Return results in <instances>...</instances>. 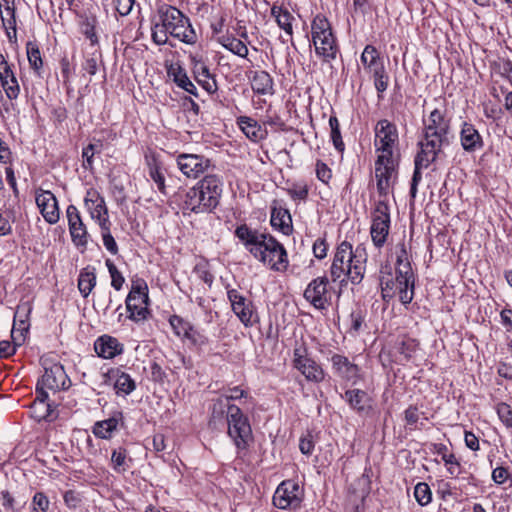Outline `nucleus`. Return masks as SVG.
<instances>
[{
    "mask_svg": "<svg viewBox=\"0 0 512 512\" xmlns=\"http://www.w3.org/2000/svg\"><path fill=\"white\" fill-rule=\"evenodd\" d=\"M235 236L257 260L269 265L272 270L283 271L287 268V252L270 234L241 224L235 229Z\"/></svg>",
    "mask_w": 512,
    "mask_h": 512,
    "instance_id": "f257e3e1",
    "label": "nucleus"
},
{
    "mask_svg": "<svg viewBox=\"0 0 512 512\" xmlns=\"http://www.w3.org/2000/svg\"><path fill=\"white\" fill-rule=\"evenodd\" d=\"M158 21L153 22L151 37L155 44L165 45L168 36L193 45L197 42V34L190 22L178 8L169 4H161L157 8Z\"/></svg>",
    "mask_w": 512,
    "mask_h": 512,
    "instance_id": "f03ea898",
    "label": "nucleus"
},
{
    "mask_svg": "<svg viewBox=\"0 0 512 512\" xmlns=\"http://www.w3.org/2000/svg\"><path fill=\"white\" fill-rule=\"evenodd\" d=\"M423 124V138L418 143L420 149L417 156L426 164L434 162L442 149L450 145L451 119L444 110L436 108L423 120Z\"/></svg>",
    "mask_w": 512,
    "mask_h": 512,
    "instance_id": "7ed1b4c3",
    "label": "nucleus"
},
{
    "mask_svg": "<svg viewBox=\"0 0 512 512\" xmlns=\"http://www.w3.org/2000/svg\"><path fill=\"white\" fill-rule=\"evenodd\" d=\"M366 253L364 248L357 247L353 251L352 245L341 242L333 257L330 267V278L333 282H340L343 286L347 283L346 278L354 285L359 284L365 272Z\"/></svg>",
    "mask_w": 512,
    "mask_h": 512,
    "instance_id": "20e7f679",
    "label": "nucleus"
},
{
    "mask_svg": "<svg viewBox=\"0 0 512 512\" xmlns=\"http://www.w3.org/2000/svg\"><path fill=\"white\" fill-rule=\"evenodd\" d=\"M221 194V179L213 174L206 175L187 191L184 207L194 213L211 212L218 206Z\"/></svg>",
    "mask_w": 512,
    "mask_h": 512,
    "instance_id": "39448f33",
    "label": "nucleus"
},
{
    "mask_svg": "<svg viewBox=\"0 0 512 512\" xmlns=\"http://www.w3.org/2000/svg\"><path fill=\"white\" fill-rule=\"evenodd\" d=\"M403 278L401 279L397 270L395 276L392 274V268L389 264L381 266L379 282L381 287L382 299L389 302L397 294L403 305H408L414 298L415 277L409 278L407 287H404Z\"/></svg>",
    "mask_w": 512,
    "mask_h": 512,
    "instance_id": "423d86ee",
    "label": "nucleus"
},
{
    "mask_svg": "<svg viewBox=\"0 0 512 512\" xmlns=\"http://www.w3.org/2000/svg\"><path fill=\"white\" fill-rule=\"evenodd\" d=\"M311 34L316 54L323 57L325 61L334 59L337 53L336 38L331 24L325 16L318 14L314 17Z\"/></svg>",
    "mask_w": 512,
    "mask_h": 512,
    "instance_id": "0eeeda50",
    "label": "nucleus"
},
{
    "mask_svg": "<svg viewBox=\"0 0 512 512\" xmlns=\"http://www.w3.org/2000/svg\"><path fill=\"white\" fill-rule=\"evenodd\" d=\"M225 425L236 447L240 450L246 449L252 439V430L248 418L238 406L232 405Z\"/></svg>",
    "mask_w": 512,
    "mask_h": 512,
    "instance_id": "6e6552de",
    "label": "nucleus"
},
{
    "mask_svg": "<svg viewBox=\"0 0 512 512\" xmlns=\"http://www.w3.org/2000/svg\"><path fill=\"white\" fill-rule=\"evenodd\" d=\"M148 300L146 283L133 284L125 301L128 318L134 322L146 320L150 315Z\"/></svg>",
    "mask_w": 512,
    "mask_h": 512,
    "instance_id": "1a4fd4ad",
    "label": "nucleus"
},
{
    "mask_svg": "<svg viewBox=\"0 0 512 512\" xmlns=\"http://www.w3.org/2000/svg\"><path fill=\"white\" fill-rule=\"evenodd\" d=\"M390 229L389 206L385 199H380L372 212L370 228L371 239L375 247L382 248L387 241Z\"/></svg>",
    "mask_w": 512,
    "mask_h": 512,
    "instance_id": "9d476101",
    "label": "nucleus"
},
{
    "mask_svg": "<svg viewBox=\"0 0 512 512\" xmlns=\"http://www.w3.org/2000/svg\"><path fill=\"white\" fill-rule=\"evenodd\" d=\"M398 159L396 157L377 156L375 161V179L377 192L386 200L390 188L397 176Z\"/></svg>",
    "mask_w": 512,
    "mask_h": 512,
    "instance_id": "9b49d317",
    "label": "nucleus"
},
{
    "mask_svg": "<svg viewBox=\"0 0 512 512\" xmlns=\"http://www.w3.org/2000/svg\"><path fill=\"white\" fill-rule=\"evenodd\" d=\"M293 365L307 381L319 383L324 379V370L309 355L307 348L303 344L294 348Z\"/></svg>",
    "mask_w": 512,
    "mask_h": 512,
    "instance_id": "f8f14e48",
    "label": "nucleus"
},
{
    "mask_svg": "<svg viewBox=\"0 0 512 512\" xmlns=\"http://www.w3.org/2000/svg\"><path fill=\"white\" fill-rule=\"evenodd\" d=\"M398 143L396 126L386 119L377 122L375 127V147L378 156L395 157L394 148Z\"/></svg>",
    "mask_w": 512,
    "mask_h": 512,
    "instance_id": "ddd939ff",
    "label": "nucleus"
},
{
    "mask_svg": "<svg viewBox=\"0 0 512 512\" xmlns=\"http://www.w3.org/2000/svg\"><path fill=\"white\" fill-rule=\"evenodd\" d=\"M303 498V490L293 480L283 481L276 489L273 504L279 509H297Z\"/></svg>",
    "mask_w": 512,
    "mask_h": 512,
    "instance_id": "4468645a",
    "label": "nucleus"
},
{
    "mask_svg": "<svg viewBox=\"0 0 512 512\" xmlns=\"http://www.w3.org/2000/svg\"><path fill=\"white\" fill-rule=\"evenodd\" d=\"M328 278L317 277L313 279L304 291V298L318 310H325L331 301L328 291Z\"/></svg>",
    "mask_w": 512,
    "mask_h": 512,
    "instance_id": "2eb2a0df",
    "label": "nucleus"
},
{
    "mask_svg": "<svg viewBox=\"0 0 512 512\" xmlns=\"http://www.w3.org/2000/svg\"><path fill=\"white\" fill-rule=\"evenodd\" d=\"M36 205L44 220L53 225L60 219V210L55 195L49 190L38 189L35 193Z\"/></svg>",
    "mask_w": 512,
    "mask_h": 512,
    "instance_id": "dca6fc26",
    "label": "nucleus"
},
{
    "mask_svg": "<svg viewBox=\"0 0 512 512\" xmlns=\"http://www.w3.org/2000/svg\"><path fill=\"white\" fill-rule=\"evenodd\" d=\"M177 165L185 176L195 179L210 168L211 161L202 155L180 154L177 157Z\"/></svg>",
    "mask_w": 512,
    "mask_h": 512,
    "instance_id": "f3484780",
    "label": "nucleus"
},
{
    "mask_svg": "<svg viewBox=\"0 0 512 512\" xmlns=\"http://www.w3.org/2000/svg\"><path fill=\"white\" fill-rule=\"evenodd\" d=\"M102 383L113 385L117 395H129L136 389V383L131 376L120 368H111L102 373Z\"/></svg>",
    "mask_w": 512,
    "mask_h": 512,
    "instance_id": "a211bd4d",
    "label": "nucleus"
},
{
    "mask_svg": "<svg viewBox=\"0 0 512 512\" xmlns=\"http://www.w3.org/2000/svg\"><path fill=\"white\" fill-rule=\"evenodd\" d=\"M66 217L72 242L77 247L86 248L89 234L82 221L78 208L75 205H69L66 209Z\"/></svg>",
    "mask_w": 512,
    "mask_h": 512,
    "instance_id": "6ab92c4d",
    "label": "nucleus"
},
{
    "mask_svg": "<svg viewBox=\"0 0 512 512\" xmlns=\"http://www.w3.org/2000/svg\"><path fill=\"white\" fill-rule=\"evenodd\" d=\"M40 383L52 391L68 389L71 384L64 367L60 363H53L51 366L45 367Z\"/></svg>",
    "mask_w": 512,
    "mask_h": 512,
    "instance_id": "aec40b11",
    "label": "nucleus"
},
{
    "mask_svg": "<svg viewBox=\"0 0 512 512\" xmlns=\"http://www.w3.org/2000/svg\"><path fill=\"white\" fill-rule=\"evenodd\" d=\"M335 376L346 382L355 384L359 379L360 368L342 354H333L330 358Z\"/></svg>",
    "mask_w": 512,
    "mask_h": 512,
    "instance_id": "412c9836",
    "label": "nucleus"
},
{
    "mask_svg": "<svg viewBox=\"0 0 512 512\" xmlns=\"http://www.w3.org/2000/svg\"><path fill=\"white\" fill-rule=\"evenodd\" d=\"M459 140L462 149L468 154L480 151L484 147L482 135L470 122L464 121L462 123L459 131Z\"/></svg>",
    "mask_w": 512,
    "mask_h": 512,
    "instance_id": "4be33fe9",
    "label": "nucleus"
},
{
    "mask_svg": "<svg viewBox=\"0 0 512 512\" xmlns=\"http://www.w3.org/2000/svg\"><path fill=\"white\" fill-rule=\"evenodd\" d=\"M227 296L231 303L233 312L238 316L240 321L246 327L251 326L254 322L251 302H248L247 299L236 289L228 290Z\"/></svg>",
    "mask_w": 512,
    "mask_h": 512,
    "instance_id": "5701e85b",
    "label": "nucleus"
},
{
    "mask_svg": "<svg viewBox=\"0 0 512 512\" xmlns=\"http://www.w3.org/2000/svg\"><path fill=\"white\" fill-rule=\"evenodd\" d=\"M342 398L348 403L351 409L360 415H368L372 410V398L364 390H346L342 395Z\"/></svg>",
    "mask_w": 512,
    "mask_h": 512,
    "instance_id": "b1692460",
    "label": "nucleus"
},
{
    "mask_svg": "<svg viewBox=\"0 0 512 512\" xmlns=\"http://www.w3.org/2000/svg\"><path fill=\"white\" fill-rule=\"evenodd\" d=\"M0 81L6 96L10 100L16 99L20 93V86L11 65L3 54H0Z\"/></svg>",
    "mask_w": 512,
    "mask_h": 512,
    "instance_id": "393cba45",
    "label": "nucleus"
},
{
    "mask_svg": "<svg viewBox=\"0 0 512 512\" xmlns=\"http://www.w3.org/2000/svg\"><path fill=\"white\" fill-rule=\"evenodd\" d=\"M84 204L91 218L97 220L99 224H101L102 219H109L105 200L97 190L93 188L87 190Z\"/></svg>",
    "mask_w": 512,
    "mask_h": 512,
    "instance_id": "a878e982",
    "label": "nucleus"
},
{
    "mask_svg": "<svg viewBox=\"0 0 512 512\" xmlns=\"http://www.w3.org/2000/svg\"><path fill=\"white\" fill-rule=\"evenodd\" d=\"M233 404L228 403L225 398L221 396L212 401L211 406L209 407L210 417H209V427L213 429H217L220 426L224 427L227 422L230 408H232Z\"/></svg>",
    "mask_w": 512,
    "mask_h": 512,
    "instance_id": "bb28decb",
    "label": "nucleus"
},
{
    "mask_svg": "<svg viewBox=\"0 0 512 512\" xmlns=\"http://www.w3.org/2000/svg\"><path fill=\"white\" fill-rule=\"evenodd\" d=\"M94 349L99 357L112 359L122 354L124 347L115 337L102 335L95 341Z\"/></svg>",
    "mask_w": 512,
    "mask_h": 512,
    "instance_id": "cd10ccee",
    "label": "nucleus"
},
{
    "mask_svg": "<svg viewBox=\"0 0 512 512\" xmlns=\"http://www.w3.org/2000/svg\"><path fill=\"white\" fill-rule=\"evenodd\" d=\"M271 226L285 235L292 233V217L288 209L274 205L271 208Z\"/></svg>",
    "mask_w": 512,
    "mask_h": 512,
    "instance_id": "c85d7f7f",
    "label": "nucleus"
},
{
    "mask_svg": "<svg viewBox=\"0 0 512 512\" xmlns=\"http://www.w3.org/2000/svg\"><path fill=\"white\" fill-rule=\"evenodd\" d=\"M193 73L196 81L205 89L209 94H213L217 91V82L202 61H195L193 65Z\"/></svg>",
    "mask_w": 512,
    "mask_h": 512,
    "instance_id": "c756f323",
    "label": "nucleus"
},
{
    "mask_svg": "<svg viewBox=\"0 0 512 512\" xmlns=\"http://www.w3.org/2000/svg\"><path fill=\"white\" fill-rule=\"evenodd\" d=\"M399 251L397 252L396 259V270L400 276V278L404 279L403 284L406 288L409 282V278L415 277V274L412 270L411 263L409 260L408 252L406 249L405 243L399 244Z\"/></svg>",
    "mask_w": 512,
    "mask_h": 512,
    "instance_id": "7c9ffc66",
    "label": "nucleus"
},
{
    "mask_svg": "<svg viewBox=\"0 0 512 512\" xmlns=\"http://www.w3.org/2000/svg\"><path fill=\"white\" fill-rule=\"evenodd\" d=\"M252 90L260 95H267L273 93V78L271 75L263 70L253 71L251 77Z\"/></svg>",
    "mask_w": 512,
    "mask_h": 512,
    "instance_id": "2f4dec72",
    "label": "nucleus"
},
{
    "mask_svg": "<svg viewBox=\"0 0 512 512\" xmlns=\"http://www.w3.org/2000/svg\"><path fill=\"white\" fill-rule=\"evenodd\" d=\"M168 75L173 78V81L177 84L178 87L182 88L189 94L198 97V91L196 86L191 82V80L187 76L186 71L181 66L172 65L168 69Z\"/></svg>",
    "mask_w": 512,
    "mask_h": 512,
    "instance_id": "473e14b6",
    "label": "nucleus"
},
{
    "mask_svg": "<svg viewBox=\"0 0 512 512\" xmlns=\"http://www.w3.org/2000/svg\"><path fill=\"white\" fill-rule=\"evenodd\" d=\"M237 124L244 134L252 141H259L264 138L265 131L261 126L251 117L240 116L237 118Z\"/></svg>",
    "mask_w": 512,
    "mask_h": 512,
    "instance_id": "72a5a7b5",
    "label": "nucleus"
},
{
    "mask_svg": "<svg viewBox=\"0 0 512 512\" xmlns=\"http://www.w3.org/2000/svg\"><path fill=\"white\" fill-rule=\"evenodd\" d=\"M96 285V272L95 268L87 266L83 268L78 276V289L80 294L87 298Z\"/></svg>",
    "mask_w": 512,
    "mask_h": 512,
    "instance_id": "f704fd0d",
    "label": "nucleus"
},
{
    "mask_svg": "<svg viewBox=\"0 0 512 512\" xmlns=\"http://www.w3.org/2000/svg\"><path fill=\"white\" fill-rule=\"evenodd\" d=\"M30 312L31 306L29 303H22L17 306L14 314L12 335H14L15 331H19L21 336H23L24 332H28Z\"/></svg>",
    "mask_w": 512,
    "mask_h": 512,
    "instance_id": "c9c22d12",
    "label": "nucleus"
},
{
    "mask_svg": "<svg viewBox=\"0 0 512 512\" xmlns=\"http://www.w3.org/2000/svg\"><path fill=\"white\" fill-rule=\"evenodd\" d=\"M433 452L441 456L451 476H457L460 473L459 461L453 453H449L448 447L445 444H433Z\"/></svg>",
    "mask_w": 512,
    "mask_h": 512,
    "instance_id": "e433bc0d",
    "label": "nucleus"
},
{
    "mask_svg": "<svg viewBox=\"0 0 512 512\" xmlns=\"http://www.w3.org/2000/svg\"><path fill=\"white\" fill-rule=\"evenodd\" d=\"M271 15L275 17L276 22L281 29H283L287 34L292 35V21L294 20V17L287 9L273 5L271 8Z\"/></svg>",
    "mask_w": 512,
    "mask_h": 512,
    "instance_id": "4c0bfd02",
    "label": "nucleus"
},
{
    "mask_svg": "<svg viewBox=\"0 0 512 512\" xmlns=\"http://www.w3.org/2000/svg\"><path fill=\"white\" fill-rule=\"evenodd\" d=\"M119 418L112 416L106 420L98 421L93 427V434L101 439H109L117 429Z\"/></svg>",
    "mask_w": 512,
    "mask_h": 512,
    "instance_id": "58836bf2",
    "label": "nucleus"
},
{
    "mask_svg": "<svg viewBox=\"0 0 512 512\" xmlns=\"http://www.w3.org/2000/svg\"><path fill=\"white\" fill-rule=\"evenodd\" d=\"M131 458L127 457L126 449L119 447L114 449L111 455V464L117 473H124L130 468Z\"/></svg>",
    "mask_w": 512,
    "mask_h": 512,
    "instance_id": "ea45409f",
    "label": "nucleus"
},
{
    "mask_svg": "<svg viewBox=\"0 0 512 512\" xmlns=\"http://www.w3.org/2000/svg\"><path fill=\"white\" fill-rule=\"evenodd\" d=\"M219 42L225 49L239 57L246 58L248 55V48L240 39L232 36H222Z\"/></svg>",
    "mask_w": 512,
    "mask_h": 512,
    "instance_id": "a19ab883",
    "label": "nucleus"
},
{
    "mask_svg": "<svg viewBox=\"0 0 512 512\" xmlns=\"http://www.w3.org/2000/svg\"><path fill=\"white\" fill-rule=\"evenodd\" d=\"M361 62L369 71L376 69V67H378V66L384 65L380 61L379 52L372 45H367L364 48L362 55H361Z\"/></svg>",
    "mask_w": 512,
    "mask_h": 512,
    "instance_id": "79ce46f5",
    "label": "nucleus"
},
{
    "mask_svg": "<svg viewBox=\"0 0 512 512\" xmlns=\"http://www.w3.org/2000/svg\"><path fill=\"white\" fill-rule=\"evenodd\" d=\"M26 52L30 67L39 74L43 61L37 43L29 41L26 45Z\"/></svg>",
    "mask_w": 512,
    "mask_h": 512,
    "instance_id": "37998d69",
    "label": "nucleus"
},
{
    "mask_svg": "<svg viewBox=\"0 0 512 512\" xmlns=\"http://www.w3.org/2000/svg\"><path fill=\"white\" fill-rule=\"evenodd\" d=\"M102 232L103 245L113 255L118 253L117 243L110 232V221L109 219H102L99 224Z\"/></svg>",
    "mask_w": 512,
    "mask_h": 512,
    "instance_id": "c03bdc74",
    "label": "nucleus"
},
{
    "mask_svg": "<svg viewBox=\"0 0 512 512\" xmlns=\"http://www.w3.org/2000/svg\"><path fill=\"white\" fill-rule=\"evenodd\" d=\"M97 20L95 17H84L80 22L81 33L88 39L91 45L98 44V36L95 31Z\"/></svg>",
    "mask_w": 512,
    "mask_h": 512,
    "instance_id": "a18cd8bd",
    "label": "nucleus"
},
{
    "mask_svg": "<svg viewBox=\"0 0 512 512\" xmlns=\"http://www.w3.org/2000/svg\"><path fill=\"white\" fill-rule=\"evenodd\" d=\"M369 72L372 73V75H373L374 86H375L378 94L385 92L388 88L389 76L386 73L384 65L378 66V67H376V69L369 71ZM378 97L381 98V95H378Z\"/></svg>",
    "mask_w": 512,
    "mask_h": 512,
    "instance_id": "49530a36",
    "label": "nucleus"
},
{
    "mask_svg": "<svg viewBox=\"0 0 512 512\" xmlns=\"http://www.w3.org/2000/svg\"><path fill=\"white\" fill-rule=\"evenodd\" d=\"M431 163L432 162H427L425 164L423 160L420 161V156L416 155L415 160H414L415 168H414V172H413V176H412V180H411V186H410V194L413 198L416 196L417 186L422 179L421 170L428 168Z\"/></svg>",
    "mask_w": 512,
    "mask_h": 512,
    "instance_id": "de8ad7c7",
    "label": "nucleus"
},
{
    "mask_svg": "<svg viewBox=\"0 0 512 512\" xmlns=\"http://www.w3.org/2000/svg\"><path fill=\"white\" fill-rule=\"evenodd\" d=\"M414 497L419 505H428L432 500V492L428 484L425 482L416 484L414 487Z\"/></svg>",
    "mask_w": 512,
    "mask_h": 512,
    "instance_id": "09e8293b",
    "label": "nucleus"
},
{
    "mask_svg": "<svg viewBox=\"0 0 512 512\" xmlns=\"http://www.w3.org/2000/svg\"><path fill=\"white\" fill-rule=\"evenodd\" d=\"M418 342L412 338H404L398 344L397 350L403 356V358L408 361L418 350Z\"/></svg>",
    "mask_w": 512,
    "mask_h": 512,
    "instance_id": "8fccbe9b",
    "label": "nucleus"
},
{
    "mask_svg": "<svg viewBox=\"0 0 512 512\" xmlns=\"http://www.w3.org/2000/svg\"><path fill=\"white\" fill-rule=\"evenodd\" d=\"M329 126L331 129V140L333 142L334 147L340 152L344 151L345 145L344 142L342 141L340 124L336 116H331L329 118Z\"/></svg>",
    "mask_w": 512,
    "mask_h": 512,
    "instance_id": "3c124183",
    "label": "nucleus"
},
{
    "mask_svg": "<svg viewBox=\"0 0 512 512\" xmlns=\"http://www.w3.org/2000/svg\"><path fill=\"white\" fill-rule=\"evenodd\" d=\"M169 323L175 332V334L179 337L185 338L189 331H191V324L188 321H185L183 318L173 315L169 319Z\"/></svg>",
    "mask_w": 512,
    "mask_h": 512,
    "instance_id": "603ef678",
    "label": "nucleus"
},
{
    "mask_svg": "<svg viewBox=\"0 0 512 512\" xmlns=\"http://www.w3.org/2000/svg\"><path fill=\"white\" fill-rule=\"evenodd\" d=\"M149 166V176L156 183L158 190L165 194V178L164 175L160 172L156 161L153 159L148 162Z\"/></svg>",
    "mask_w": 512,
    "mask_h": 512,
    "instance_id": "864d4df0",
    "label": "nucleus"
},
{
    "mask_svg": "<svg viewBox=\"0 0 512 512\" xmlns=\"http://www.w3.org/2000/svg\"><path fill=\"white\" fill-rule=\"evenodd\" d=\"M106 266L111 277V286L115 290H120L125 281L124 277L122 276L121 272L117 269L113 261H111L110 259L106 260Z\"/></svg>",
    "mask_w": 512,
    "mask_h": 512,
    "instance_id": "5fc2aeb1",
    "label": "nucleus"
},
{
    "mask_svg": "<svg viewBox=\"0 0 512 512\" xmlns=\"http://www.w3.org/2000/svg\"><path fill=\"white\" fill-rule=\"evenodd\" d=\"M112 293L109 290L100 292L94 301V307L105 315L112 305Z\"/></svg>",
    "mask_w": 512,
    "mask_h": 512,
    "instance_id": "6e6d98bb",
    "label": "nucleus"
},
{
    "mask_svg": "<svg viewBox=\"0 0 512 512\" xmlns=\"http://www.w3.org/2000/svg\"><path fill=\"white\" fill-rule=\"evenodd\" d=\"M287 192L294 200H305L308 196V186L302 181L295 182L288 188Z\"/></svg>",
    "mask_w": 512,
    "mask_h": 512,
    "instance_id": "4d7b16f0",
    "label": "nucleus"
},
{
    "mask_svg": "<svg viewBox=\"0 0 512 512\" xmlns=\"http://www.w3.org/2000/svg\"><path fill=\"white\" fill-rule=\"evenodd\" d=\"M497 414L501 422L507 427L512 428V408L507 403H499L497 405Z\"/></svg>",
    "mask_w": 512,
    "mask_h": 512,
    "instance_id": "13d9d810",
    "label": "nucleus"
},
{
    "mask_svg": "<svg viewBox=\"0 0 512 512\" xmlns=\"http://www.w3.org/2000/svg\"><path fill=\"white\" fill-rule=\"evenodd\" d=\"M13 219L14 215L13 212L10 210H7L0 214V236H6L11 234V221H13Z\"/></svg>",
    "mask_w": 512,
    "mask_h": 512,
    "instance_id": "bf43d9fd",
    "label": "nucleus"
},
{
    "mask_svg": "<svg viewBox=\"0 0 512 512\" xmlns=\"http://www.w3.org/2000/svg\"><path fill=\"white\" fill-rule=\"evenodd\" d=\"M3 1L6 2V4H8L7 0ZM5 12L9 16V18H6L1 14V20L5 31L16 30L15 9L7 5L5 8Z\"/></svg>",
    "mask_w": 512,
    "mask_h": 512,
    "instance_id": "052dcab7",
    "label": "nucleus"
},
{
    "mask_svg": "<svg viewBox=\"0 0 512 512\" xmlns=\"http://www.w3.org/2000/svg\"><path fill=\"white\" fill-rule=\"evenodd\" d=\"M46 386L41 385L40 380L38 381L36 385V397H35V410L37 408H44L47 409V399H48V393L46 392Z\"/></svg>",
    "mask_w": 512,
    "mask_h": 512,
    "instance_id": "680f3d73",
    "label": "nucleus"
},
{
    "mask_svg": "<svg viewBox=\"0 0 512 512\" xmlns=\"http://www.w3.org/2000/svg\"><path fill=\"white\" fill-rule=\"evenodd\" d=\"M33 511L32 512H46L49 507V500L42 492H37L33 496Z\"/></svg>",
    "mask_w": 512,
    "mask_h": 512,
    "instance_id": "e2e57ef3",
    "label": "nucleus"
},
{
    "mask_svg": "<svg viewBox=\"0 0 512 512\" xmlns=\"http://www.w3.org/2000/svg\"><path fill=\"white\" fill-rule=\"evenodd\" d=\"M97 145L95 144H89L82 150V157L84 159L83 167L85 169H92L93 168V156L95 154Z\"/></svg>",
    "mask_w": 512,
    "mask_h": 512,
    "instance_id": "0e129e2a",
    "label": "nucleus"
},
{
    "mask_svg": "<svg viewBox=\"0 0 512 512\" xmlns=\"http://www.w3.org/2000/svg\"><path fill=\"white\" fill-rule=\"evenodd\" d=\"M316 176L317 178L327 184L331 179V169L323 162L318 161L316 164Z\"/></svg>",
    "mask_w": 512,
    "mask_h": 512,
    "instance_id": "69168bd1",
    "label": "nucleus"
},
{
    "mask_svg": "<svg viewBox=\"0 0 512 512\" xmlns=\"http://www.w3.org/2000/svg\"><path fill=\"white\" fill-rule=\"evenodd\" d=\"M185 338L190 340L192 344L198 346H203L208 343V338L199 331L194 330L193 326H191V331L188 332Z\"/></svg>",
    "mask_w": 512,
    "mask_h": 512,
    "instance_id": "338daca9",
    "label": "nucleus"
},
{
    "mask_svg": "<svg viewBox=\"0 0 512 512\" xmlns=\"http://www.w3.org/2000/svg\"><path fill=\"white\" fill-rule=\"evenodd\" d=\"M328 246L325 239H317L313 244L314 256L318 259H323L327 255Z\"/></svg>",
    "mask_w": 512,
    "mask_h": 512,
    "instance_id": "774afa93",
    "label": "nucleus"
}]
</instances>
